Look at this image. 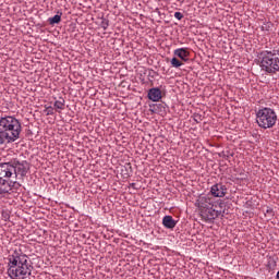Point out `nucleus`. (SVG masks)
I'll return each instance as SVG.
<instances>
[{
	"mask_svg": "<svg viewBox=\"0 0 279 279\" xmlns=\"http://www.w3.org/2000/svg\"><path fill=\"white\" fill-rule=\"evenodd\" d=\"M29 173V162L12 159L8 162H0V195L10 193V180H21L22 182Z\"/></svg>",
	"mask_w": 279,
	"mask_h": 279,
	"instance_id": "f257e3e1",
	"label": "nucleus"
},
{
	"mask_svg": "<svg viewBox=\"0 0 279 279\" xmlns=\"http://www.w3.org/2000/svg\"><path fill=\"white\" fill-rule=\"evenodd\" d=\"M32 269L28 257L21 248H15L13 254L9 255L8 276L11 279H25L32 276Z\"/></svg>",
	"mask_w": 279,
	"mask_h": 279,
	"instance_id": "f03ea898",
	"label": "nucleus"
},
{
	"mask_svg": "<svg viewBox=\"0 0 279 279\" xmlns=\"http://www.w3.org/2000/svg\"><path fill=\"white\" fill-rule=\"evenodd\" d=\"M21 132H23V125L19 119L12 116L0 117V145L19 141Z\"/></svg>",
	"mask_w": 279,
	"mask_h": 279,
	"instance_id": "7ed1b4c3",
	"label": "nucleus"
},
{
	"mask_svg": "<svg viewBox=\"0 0 279 279\" xmlns=\"http://www.w3.org/2000/svg\"><path fill=\"white\" fill-rule=\"evenodd\" d=\"M259 66L269 75L279 73V49L264 50L259 53Z\"/></svg>",
	"mask_w": 279,
	"mask_h": 279,
	"instance_id": "20e7f679",
	"label": "nucleus"
},
{
	"mask_svg": "<svg viewBox=\"0 0 279 279\" xmlns=\"http://www.w3.org/2000/svg\"><path fill=\"white\" fill-rule=\"evenodd\" d=\"M278 122V114L269 107H263L256 112V123L262 130H270Z\"/></svg>",
	"mask_w": 279,
	"mask_h": 279,
	"instance_id": "39448f33",
	"label": "nucleus"
},
{
	"mask_svg": "<svg viewBox=\"0 0 279 279\" xmlns=\"http://www.w3.org/2000/svg\"><path fill=\"white\" fill-rule=\"evenodd\" d=\"M196 206L199 208L201 213L208 208H213L215 206V198L210 196V194L199 196L196 201Z\"/></svg>",
	"mask_w": 279,
	"mask_h": 279,
	"instance_id": "423d86ee",
	"label": "nucleus"
},
{
	"mask_svg": "<svg viewBox=\"0 0 279 279\" xmlns=\"http://www.w3.org/2000/svg\"><path fill=\"white\" fill-rule=\"evenodd\" d=\"M228 193V187L221 183H216L210 187V194L213 197H226Z\"/></svg>",
	"mask_w": 279,
	"mask_h": 279,
	"instance_id": "0eeeda50",
	"label": "nucleus"
},
{
	"mask_svg": "<svg viewBox=\"0 0 279 279\" xmlns=\"http://www.w3.org/2000/svg\"><path fill=\"white\" fill-rule=\"evenodd\" d=\"M219 215H221V211L216 210L213 207H209L201 211V216L203 217V219H205V221H215V219H217Z\"/></svg>",
	"mask_w": 279,
	"mask_h": 279,
	"instance_id": "6e6552de",
	"label": "nucleus"
},
{
	"mask_svg": "<svg viewBox=\"0 0 279 279\" xmlns=\"http://www.w3.org/2000/svg\"><path fill=\"white\" fill-rule=\"evenodd\" d=\"M174 56L177 58H180L183 62H189V57L191 56V52L189 51V48H178L174 50Z\"/></svg>",
	"mask_w": 279,
	"mask_h": 279,
	"instance_id": "1a4fd4ad",
	"label": "nucleus"
},
{
	"mask_svg": "<svg viewBox=\"0 0 279 279\" xmlns=\"http://www.w3.org/2000/svg\"><path fill=\"white\" fill-rule=\"evenodd\" d=\"M148 99L150 101H159L162 99V92L158 87L150 88L148 90Z\"/></svg>",
	"mask_w": 279,
	"mask_h": 279,
	"instance_id": "9d476101",
	"label": "nucleus"
},
{
	"mask_svg": "<svg viewBox=\"0 0 279 279\" xmlns=\"http://www.w3.org/2000/svg\"><path fill=\"white\" fill-rule=\"evenodd\" d=\"M162 226L167 228V230H173L175 226H178V222L173 219L172 216H165L162 218Z\"/></svg>",
	"mask_w": 279,
	"mask_h": 279,
	"instance_id": "9b49d317",
	"label": "nucleus"
},
{
	"mask_svg": "<svg viewBox=\"0 0 279 279\" xmlns=\"http://www.w3.org/2000/svg\"><path fill=\"white\" fill-rule=\"evenodd\" d=\"M19 189H21V183L19 181L9 180V193H7V195H11L14 191H19Z\"/></svg>",
	"mask_w": 279,
	"mask_h": 279,
	"instance_id": "f8f14e48",
	"label": "nucleus"
},
{
	"mask_svg": "<svg viewBox=\"0 0 279 279\" xmlns=\"http://www.w3.org/2000/svg\"><path fill=\"white\" fill-rule=\"evenodd\" d=\"M64 98H60V100L54 101L53 108L57 110V112H60V110H64Z\"/></svg>",
	"mask_w": 279,
	"mask_h": 279,
	"instance_id": "ddd939ff",
	"label": "nucleus"
},
{
	"mask_svg": "<svg viewBox=\"0 0 279 279\" xmlns=\"http://www.w3.org/2000/svg\"><path fill=\"white\" fill-rule=\"evenodd\" d=\"M60 21H62V13H60V15L57 14L52 17H49V20H48L50 25H58V23H60Z\"/></svg>",
	"mask_w": 279,
	"mask_h": 279,
	"instance_id": "4468645a",
	"label": "nucleus"
},
{
	"mask_svg": "<svg viewBox=\"0 0 279 279\" xmlns=\"http://www.w3.org/2000/svg\"><path fill=\"white\" fill-rule=\"evenodd\" d=\"M171 66H173L174 69H180V66H182V61H180L178 58H172L170 61Z\"/></svg>",
	"mask_w": 279,
	"mask_h": 279,
	"instance_id": "2eb2a0df",
	"label": "nucleus"
},
{
	"mask_svg": "<svg viewBox=\"0 0 279 279\" xmlns=\"http://www.w3.org/2000/svg\"><path fill=\"white\" fill-rule=\"evenodd\" d=\"M100 27H102V29H108V27H110V21H108L107 19H102Z\"/></svg>",
	"mask_w": 279,
	"mask_h": 279,
	"instance_id": "dca6fc26",
	"label": "nucleus"
},
{
	"mask_svg": "<svg viewBox=\"0 0 279 279\" xmlns=\"http://www.w3.org/2000/svg\"><path fill=\"white\" fill-rule=\"evenodd\" d=\"M53 110H54V107H51V106L47 107V108H46V114H47V117L53 116V114H54Z\"/></svg>",
	"mask_w": 279,
	"mask_h": 279,
	"instance_id": "f3484780",
	"label": "nucleus"
},
{
	"mask_svg": "<svg viewBox=\"0 0 279 279\" xmlns=\"http://www.w3.org/2000/svg\"><path fill=\"white\" fill-rule=\"evenodd\" d=\"M174 19H177L178 21H182L184 19V14H182L181 12H175Z\"/></svg>",
	"mask_w": 279,
	"mask_h": 279,
	"instance_id": "a211bd4d",
	"label": "nucleus"
},
{
	"mask_svg": "<svg viewBox=\"0 0 279 279\" xmlns=\"http://www.w3.org/2000/svg\"><path fill=\"white\" fill-rule=\"evenodd\" d=\"M262 29H265V26H262Z\"/></svg>",
	"mask_w": 279,
	"mask_h": 279,
	"instance_id": "6ab92c4d",
	"label": "nucleus"
}]
</instances>
